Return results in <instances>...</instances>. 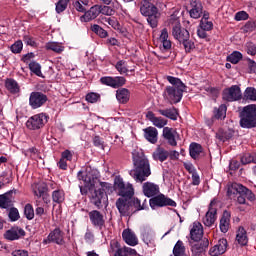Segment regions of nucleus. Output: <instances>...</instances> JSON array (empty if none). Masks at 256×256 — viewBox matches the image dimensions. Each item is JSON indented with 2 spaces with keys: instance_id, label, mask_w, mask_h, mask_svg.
Instances as JSON below:
<instances>
[{
  "instance_id": "obj_8",
  "label": "nucleus",
  "mask_w": 256,
  "mask_h": 256,
  "mask_svg": "<svg viewBox=\"0 0 256 256\" xmlns=\"http://www.w3.org/2000/svg\"><path fill=\"white\" fill-rule=\"evenodd\" d=\"M169 25L172 28V36L179 43L181 41H184V39L191 37L189 30H187L183 26H181V21H179L178 18H170Z\"/></svg>"
},
{
  "instance_id": "obj_22",
  "label": "nucleus",
  "mask_w": 256,
  "mask_h": 256,
  "mask_svg": "<svg viewBox=\"0 0 256 256\" xmlns=\"http://www.w3.org/2000/svg\"><path fill=\"white\" fill-rule=\"evenodd\" d=\"M190 17L192 19H199L203 15V3L199 0H191L190 2Z\"/></svg>"
},
{
  "instance_id": "obj_19",
  "label": "nucleus",
  "mask_w": 256,
  "mask_h": 256,
  "mask_svg": "<svg viewBox=\"0 0 256 256\" xmlns=\"http://www.w3.org/2000/svg\"><path fill=\"white\" fill-rule=\"evenodd\" d=\"M179 134L176 129L170 127H164L162 131V137L167 141L170 147H177V137Z\"/></svg>"
},
{
  "instance_id": "obj_46",
  "label": "nucleus",
  "mask_w": 256,
  "mask_h": 256,
  "mask_svg": "<svg viewBox=\"0 0 256 256\" xmlns=\"http://www.w3.org/2000/svg\"><path fill=\"white\" fill-rule=\"evenodd\" d=\"M240 161L242 165H249V163H256V153H245L241 156Z\"/></svg>"
},
{
  "instance_id": "obj_48",
  "label": "nucleus",
  "mask_w": 256,
  "mask_h": 256,
  "mask_svg": "<svg viewBox=\"0 0 256 256\" xmlns=\"http://www.w3.org/2000/svg\"><path fill=\"white\" fill-rule=\"evenodd\" d=\"M24 215L28 221H33V219H35V209H33V205L29 203L25 205Z\"/></svg>"
},
{
  "instance_id": "obj_38",
  "label": "nucleus",
  "mask_w": 256,
  "mask_h": 256,
  "mask_svg": "<svg viewBox=\"0 0 256 256\" xmlns=\"http://www.w3.org/2000/svg\"><path fill=\"white\" fill-rule=\"evenodd\" d=\"M45 49L46 51L58 53V55L65 51V47L59 44V42H48L45 45Z\"/></svg>"
},
{
  "instance_id": "obj_10",
  "label": "nucleus",
  "mask_w": 256,
  "mask_h": 256,
  "mask_svg": "<svg viewBox=\"0 0 256 256\" xmlns=\"http://www.w3.org/2000/svg\"><path fill=\"white\" fill-rule=\"evenodd\" d=\"M110 249L112 253H114L113 256H141L137 253V250L131 247L123 246L117 240L110 241Z\"/></svg>"
},
{
  "instance_id": "obj_21",
  "label": "nucleus",
  "mask_w": 256,
  "mask_h": 256,
  "mask_svg": "<svg viewBox=\"0 0 256 256\" xmlns=\"http://www.w3.org/2000/svg\"><path fill=\"white\" fill-rule=\"evenodd\" d=\"M101 15V10H99V5L92 6L88 11H85L84 15L80 17V21L83 23H89L93 19H97Z\"/></svg>"
},
{
  "instance_id": "obj_24",
  "label": "nucleus",
  "mask_w": 256,
  "mask_h": 256,
  "mask_svg": "<svg viewBox=\"0 0 256 256\" xmlns=\"http://www.w3.org/2000/svg\"><path fill=\"white\" fill-rule=\"evenodd\" d=\"M13 193H17V190H10L2 195H0V208L9 209L13 205Z\"/></svg>"
},
{
  "instance_id": "obj_12",
  "label": "nucleus",
  "mask_w": 256,
  "mask_h": 256,
  "mask_svg": "<svg viewBox=\"0 0 256 256\" xmlns=\"http://www.w3.org/2000/svg\"><path fill=\"white\" fill-rule=\"evenodd\" d=\"M43 245H51V243H55V245H65V232L61 230L60 227H56L54 230L50 231L48 236L43 239Z\"/></svg>"
},
{
  "instance_id": "obj_39",
  "label": "nucleus",
  "mask_w": 256,
  "mask_h": 256,
  "mask_svg": "<svg viewBox=\"0 0 256 256\" xmlns=\"http://www.w3.org/2000/svg\"><path fill=\"white\" fill-rule=\"evenodd\" d=\"M90 30L92 33H95V35H98V37H100L101 39H107V37L109 36L107 30L103 29L98 24L91 25Z\"/></svg>"
},
{
  "instance_id": "obj_40",
  "label": "nucleus",
  "mask_w": 256,
  "mask_h": 256,
  "mask_svg": "<svg viewBox=\"0 0 256 256\" xmlns=\"http://www.w3.org/2000/svg\"><path fill=\"white\" fill-rule=\"evenodd\" d=\"M52 201L53 203H57V205H61L65 201V191L58 189L52 192Z\"/></svg>"
},
{
  "instance_id": "obj_13",
  "label": "nucleus",
  "mask_w": 256,
  "mask_h": 256,
  "mask_svg": "<svg viewBox=\"0 0 256 256\" xmlns=\"http://www.w3.org/2000/svg\"><path fill=\"white\" fill-rule=\"evenodd\" d=\"M149 205L151 209H155V207H177V202L165 196V194H157L149 200Z\"/></svg>"
},
{
  "instance_id": "obj_9",
  "label": "nucleus",
  "mask_w": 256,
  "mask_h": 256,
  "mask_svg": "<svg viewBox=\"0 0 256 256\" xmlns=\"http://www.w3.org/2000/svg\"><path fill=\"white\" fill-rule=\"evenodd\" d=\"M48 121L49 115L45 113H39L28 118L26 121V127L30 131H39L40 129H43L45 125H47Z\"/></svg>"
},
{
  "instance_id": "obj_51",
  "label": "nucleus",
  "mask_w": 256,
  "mask_h": 256,
  "mask_svg": "<svg viewBox=\"0 0 256 256\" xmlns=\"http://www.w3.org/2000/svg\"><path fill=\"white\" fill-rule=\"evenodd\" d=\"M47 184L46 183H41L38 185L37 189L34 190V194L36 197H43V195L47 194Z\"/></svg>"
},
{
  "instance_id": "obj_20",
  "label": "nucleus",
  "mask_w": 256,
  "mask_h": 256,
  "mask_svg": "<svg viewBox=\"0 0 256 256\" xmlns=\"http://www.w3.org/2000/svg\"><path fill=\"white\" fill-rule=\"evenodd\" d=\"M159 191V185L153 182H145L142 185V193L145 195V197L153 199V197L159 195Z\"/></svg>"
},
{
  "instance_id": "obj_42",
  "label": "nucleus",
  "mask_w": 256,
  "mask_h": 256,
  "mask_svg": "<svg viewBox=\"0 0 256 256\" xmlns=\"http://www.w3.org/2000/svg\"><path fill=\"white\" fill-rule=\"evenodd\" d=\"M241 59H243V54L239 51H234L227 56L226 61L232 63L233 65H237Z\"/></svg>"
},
{
  "instance_id": "obj_33",
  "label": "nucleus",
  "mask_w": 256,
  "mask_h": 256,
  "mask_svg": "<svg viewBox=\"0 0 256 256\" xmlns=\"http://www.w3.org/2000/svg\"><path fill=\"white\" fill-rule=\"evenodd\" d=\"M236 241H238V244L242 247H245L247 243H249V237H247V230L243 226H240L238 228L237 234H236Z\"/></svg>"
},
{
  "instance_id": "obj_43",
  "label": "nucleus",
  "mask_w": 256,
  "mask_h": 256,
  "mask_svg": "<svg viewBox=\"0 0 256 256\" xmlns=\"http://www.w3.org/2000/svg\"><path fill=\"white\" fill-rule=\"evenodd\" d=\"M180 45H183L185 53H191L193 49H195V42L191 40V37L184 38L181 42Z\"/></svg>"
},
{
  "instance_id": "obj_27",
  "label": "nucleus",
  "mask_w": 256,
  "mask_h": 256,
  "mask_svg": "<svg viewBox=\"0 0 256 256\" xmlns=\"http://www.w3.org/2000/svg\"><path fill=\"white\" fill-rule=\"evenodd\" d=\"M143 131H144V138L146 139V141H148L149 143H152V145H155V143H157V139L159 136V131L157 130V128L153 126H149L143 129Z\"/></svg>"
},
{
  "instance_id": "obj_45",
  "label": "nucleus",
  "mask_w": 256,
  "mask_h": 256,
  "mask_svg": "<svg viewBox=\"0 0 256 256\" xmlns=\"http://www.w3.org/2000/svg\"><path fill=\"white\" fill-rule=\"evenodd\" d=\"M245 101H256V89L255 87H247L244 91Z\"/></svg>"
},
{
  "instance_id": "obj_3",
  "label": "nucleus",
  "mask_w": 256,
  "mask_h": 256,
  "mask_svg": "<svg viewBox=\"0 0 256 256\" xmlns=\"http://www.w3.org/2000/svg\"><path fill=\"white\" fill-rule=\"evenodd\" d=\"M134 169L130 170V177L134 178L136 183L147 181V177L151 175V165L145 156L136 155L133 157Z\"/></svg>"
},
{
  "instance_id": "obj_6",
  "label": "nucleus",
  "mask_w": 256,
  "mask_h": 256,
  "mask_svg": "<svg viewBox=\"0 0 256 256\" xmlns=\"http://www.w3.org/2000/svg\"><path fill=\"white\" fill-rule=\"evenodd\" d=\"M240 127H242V129H255L256 104H249L243 107L240 112Z\"/></svg>"
},
{
  "instance_id": "obj_25",
  "label": "nucleus",
  "mask_w": 256,
  "mask_h": 256,
  "mask_svg": "<svg viewBox=\"0 0 256 256\" xmlns=\"http://www.w3.org/2000/svg\"><path fill=\"white\" fill-rule=\"evenodd\" d=\"M190 238L196 243L203 239V225L199 222H194L193 227L190 230Z\"/></svg>"
},
{
  "instance_id": "obj_53",
  "label": "nucleus",
  "mask_w": 256,
  "mask_h": 256,
  "mask_svg": "<svg viewBox=\"0 0 256 256\" xmlns=\"http://www.w3.org/2000/svg\"><path fill=\"white\" fill-rule=\"evenodd\" d=\"M100 83L106 85L107 87H112L114 89V78L113 76H104L100 78Z\"/></svg>"
},
{
  "instance_id": "obj_59",
  "label": "nucleus",
  "mask_w": 256,
  "mask_h": 256,
  "mask_svg": "<svg viewBox=\"0 0 256 256\" xmlns=\"http://www.w3.org/2000/svg\"><path fill=\"white\" fill-rule=\"evenodd\" d=\"M216 246L218 247V251H220V253L223 255V253L227 251V247H228L227 239L225 238L220 239L218 241V244H216Z\"/></svg>"
},
{
  "instance_id": "obj_5",
  "label": "nucleus",
  "mask_w": 256,
  "mask_h": 256,
  "mask_svg": "<svg viewBox=\"0 0 256 256\" xmlns=\"http://www.w3.org/2000/svg\"><path fill=\"white\" fill-rule=\"evenodd\" d=\"M140 13L143 17H147V23L152 29H157L161 13L155 4L148 0H143L140 6Z\"/></svg>"
},
{
  "instance_id": "obj_23",
  "label": "nucleus",
  "mask_w": 256,
  "mask_h": 256,
  "mask_svg": "<svg viewBox=\"0 0 256 256\" xmlns=\"http://www.w3.org/2000/svg\"><path fill=\"white\" fill-rule=\"evenodd\" d=\"M207 249H209V239L204 238L200 243L193 245L191 251L194 256H201L207 251Z\"/></svg>"
},
{
  "instance_id": "obj_36",
  "label": "nucleus",
  "mask_w": 256,
  "mask_h": 256,
  "mask_svg": "<svg viewBox=\"0 0 256 256\" xmlns=\"http://www.w3.org/2000/svg\"><path fill=\"white\" fill-rule=\"evenodd\" d=\"M189 153H190V157H192V159H199V155H201V153H203V146H201V144L193 142L190 144L189 147Z\"/></svg>"
},
{
  "instance_id": "obj_30",
  "label": "nucleus",
  "mask_w": 256,
  "mask_h": 256,
  "mask_svg": "<svg viewBox=\"0 0 256 256\" xmlns=\"http://www.w3.org/2000/svg\"><path fill=\"white\" fill-rule=\"evenodd\" d=\"M230 223H231V214L227 210H225L223 212V215L220 219V224H219L221 233H227V231H229Z\"/></svg>"
},
{
  "instance_id": "obj_18",
  "label": "nucleus",
  "mask_w": 256,
  "mask_h": 256,
  "mask_svg": "<svg viewBox=\"0 0 256 256\" xmlns=\"http://www.w3.org/2000/svg\"><path fill=\"white\" fill-rule=\"evenodd\" d=\"M25 235L26 233L23 228L14 226L4 233V239H6V241H19V239H21V237H25Z\"/></svg>"
},
{
  "instance_id": "obj_49",
  "label": "nucleus",
  "mask_w": 256,
  "mask_h": 256,
  "mask_svg": "<svg viewBox=\"0 0 256 256\" xmlns=\"http://www.w3.org/2000/svg\"><path fill=\"white\" fill-rule=\"evenodd\" d=\"M116 70L120 73V75H125L129 73V69L127 68V62L125 60H120L115 65Z\"/></svg>"
},
{
  "instance_id": "obj_26",
  "label": "nucleus",
  "mask_w": 256,
  "mask_h": 256,
  "mask_svg": "<svg viewBox=\"0 0 256 256\" xmlns=\"http://www.w3.org/2000/svg\"><path fill=\"white\" fill-rule=\"evenodd\" d=\"M146 119H148V121H151L154 127H158V129H165V125H167V120L163 117H156L153 111H148L146 113Z\"/></svg>"
},
{
  "instance_id": "obj_28",
  "label": "nucleus",
  "mask_w": 256,
  "mask_h": 256,
  "mask_svg": "<svg viewBox=\"0 0 256 256\" xmlns=\"http://www.w3.org/2000/svg\"><path fill=\"white\" fill-rule=\"evenodd\" d=\"M122 238L123 241H125V243L130 247H135L136 245H139V239H137V236L131 230H124L122 232Z\"/></svg>"
},
{
  "instance_id": "obj_4",
  "label": "nucleus",
  "mask_w": 256,
  "mask_h": 256,
  "mask_svg": "<svg viewBox=\"0 0 256 256\" xmlns=\"http://www.w3.org/2000/svg\"><path fill=\"white\" fill-rule=\"evenodd\" d=\"M227 195L230 198L233 197V195H236L237 203H239V205H247V200L253 202L256 199L253 191L236 182L228 187Z\"/></svg>"
},
{
  "instance_id": "obj_44",
  "label": "nucleus",
  "mask_w": 256,
  "mask_h": 256,
  "mask_svg": "<svg viewBox=\"0 0 256 256\" xmlns=\"http://www.w3.org/2000/svg\"><path fill=\"white\" fill-rule=\"evenodd\" d=\"M99 20L103 25L108 24L110 27H113V29H116L119 25L117 20L115 18H111L110 16H100Z\"/></svg>"
},
{
  "instance_id": "obj_64",
  "label": "nucleus",
  "mask_w": 256,
  "mask_h": 256,
  "mask_svg": "<svg viewBox=\"0 0 256 256\" xmlns=\"http://www.w3.org/2000/svg\"><path fill=\"white\" fill-rule=\"evenodd\" d=\"M246 61L248 63L249 73H256V62H255V60H253L251 58H246Z\"/></svg>"
},
{
  "instance_id": "obj_47",
  "label": "nucleus",
  "mask_w": 256,
  "mask_h": 256,
  "mask_svg": "<svg viewBox=\"0 0 256 256\" xmlns=\"http://www.w3.org/2000/svg\"><path fill=\"white\" fill-rule=\"evenodd\" d=\"M29 69L37 77H43V72H41V64L38 62L32 61L29 63Z\"/></svg>"
},
{
  "instance_id": "obj_52",
  "label": "nucleus",
  "mask_w": 256,
  "mask_h": 256,
  "mask_svg": "<svg viewBox=\"0 0 256 256\" xmlns=\"http://www.w3.org/2000/svg\"><path fill=\"white\" fill-rule=\"evenodd\" d=\"M101 100V95L99 93L90 92L86 95V101L88 103H97Z\"/></svg>"
},
{
  "instance_id": "obj_34",
  "label": "nucleus",
  "mask_w": 256,
  "mask_h": 256,
  "mask_svg": "<svg viewBox=\"0 0 256 256\" xmlns=\"http://www.w3.org/2000/svg\"><path fill=\"white\" fill-rule=\"evenodd\" d=\"M153 158L155 161H160V163H163L169 159V151L165 150L163 147H158L153 153Z\"/></svg>"
},
{
  "instance_id": "obj_61",
  "label": "nucleus",
  "mask_w": 256,
  "mask_h": 256,
  "mask_svg": "<svg viewBox=\"0 0 256 256\" xmlns=\"http://www.w3.org/2000/svg\"><path fill=\"white\" fill-rule=\"evenodd\" d=\"M246 52L248 55H251L252 57H255L256 55V45L253 42H247L246 43Z\"/></svg>"
},
{
  "instance_id": "obj_56",
  "label": "nucleus",
  "mask_w": 256,
  "mask_h": 256,
  "mask_svg": "<svg viewBox=\"0 0 256 256\" xmlns=\"http://www.w3.org/2000/svg\"><path fill=\"white\" fill-rule=\"evenodd\" d=\"M10 49L12 53H15V54L21 53V51H23V41L21 40L16 41L14 44L11 45Z\"/></svg>"
},
{
  "instance_id": "obj_35",
  "label": "nucleus",
  "mask_w": 256,
  "mask_h": 256,
  "mask_svg": "<svg viewBox=\"0 0 256 256\" xmlns=\"http://www.w3.org/2000/svg\"><path fill=\"white\" fill-rule=\"evenodd\" d=\"M158 113L163 117H167V119H171L172 121H177V116L179 115L175 107L167 108V109H159Z\"/></svg>"
},
{
  "instance_id": "obj_32",
  "label": "nucleus",
  "mask_w": 256,
  "mask_h": 256,
  "mask_svg": "<svg viewBox=\"0 0 256 256\" xmlns=\"http://www.w3.org/2000/svg\"><path fill=\"white\" fill-rule=\"evenodd\" d=\"M5 87H6L7 91H9V93H11L12 95H17V93H19V91H21V87L19 86V83L16 82V80L12 79V78L6 79Z\"/></svg>"
},
{
  "instance_id": "obj_31",
  "label": "nucleus",
  "mask_w": 256,
  "mask_h": 256,
  "mask_svg": "<svg viewBox=\"0 0 256 256\" xmlns=\"http://www.w3.org/2000/svg\"><path fill=\"white\" fill-rule=\"evenodd\" d=\"M225 117H227V106L225 104L220 105L218 108H214L212 119L223 121Z\"/></svg>"
},
{
  "instance_id": "obj_29",
  "label": "nucleus",
  "mask_w": 256,
  "mask_h": 256,
  "mask_svg": "<svg viewBox=\"0 0 256 256\" xmlns=\"http://www.w3.org/2000/svg\"><path fill=\"white\" fill-rule=\"evenodd\" d=\"M116 99L118 103L126 105V103H129V99H131V92L127 88H119L116 90Z\"/></svg>"
},
{
  "instance_id": "obj_57",
  "label": "nucleus",
  "mask_w": 256,
  "mask_h": 256,
  "mask_svg": "<svg viewBox=\"0 0 256 256\" xmlns=\"http://www.w3.org/2000/svg\"><path fill=\"white\" fill-rule=\"evenodd\" d=\"M114 78V89H119V87H123L125 83H127V79L123 76H115Z\"/></svg>"
},
{
  "instance_id": "obj_63",
  "label": "nucleus",
  "mask_w": 256,
  "mask_h": 256,
  "mask_svg": "<svg viewBox=\"0 0 256 256\" xmlns=\"http://www.w3.org/2000/svg\"><path fill=\"white\" fill-rule=\"evenodd\" d=\"M235 21H247L249 14L246 11H239L235 14Z\"/></svg>"
},
{
  "instance_id": "obj_7",
  "label": "nucleus",
  "mask_w": 256,
  "mask_h": 256,
  "mask_svg": "<svg viewBox=\"0 0 256 256\" xmlns=\"http://www.w3.org/2000/svg\"><path fill=\"white\" fill-rule=\"evenodd\" d=\"M114 191L117 192V194L120 196V199H131V197L135 195L133 184H125L121 176H116L114 179Z\"/></svg>"
},
{
  "instance_id": "obj_2",
  "label": "nucleus",
  "mask_w": 256,
  "mask_h": 256,
  "mask_svg": "<svg viewBox=\"0 0 256 256\" xmlns=\"http://www.w3.org/2000/svg\"><path fill=\"white\" fill-rule=\"evenodd\" d=\"M167 81L171 83L172 86H166L163 94L164 98L169 101L171 105L181 103L183 93H185L187 86L181 79L174 76H167Z\"/></svg>"
},
{
  "instance_id": "obj_16",
  "label": "nucleus",
  "mask_w": 256,
  "mask_h": 256,
  "mask_svg": "<svg viewBox=\"0 0 256 256\" xmlns=\"http://www.w3.org/2000/svg\"><path fill=\"white\" fill-rule=\"evenodd\" d=\"M215 205H217L215 200H212L209 204L208 211L203 219V223L206 227H213L215 221H217V209Z\"/></svg>"
},
{
  "instance_id": "obj_55",
  "label": "nucleus",
  "mask_w": 256,
  "mask_h": 256,
  "mask_svg": "<svg viewBox=\"0 0 256 256\" xmlns=\"http://www.w3.org/2000/svg\"><path fill=\"white\" fill-rule=\"evenodd\" d=\"M68 4H69V0H59L56 3V13H63V11L67 9Z\"/></svg>"
},
{
  "instance_id": "obj_37",
  "label": "nucleus",
  "mask_w": 256,
  "mask_h": 256,
  "mask_svg": "<svg viewBox=\"0 0 256 256\" xmlns=\"http://www.w3.org/2000/svg\"><path fill=\"white\" fill-rule=\"evenodd\" d=\"M233 135H235V132L233 130H219L218 133H216V138H218L219 141L225 143V141H229V139H232Z\"/></svg>"
},
{
  "instance_id": "obj_58",
  "label": "nucleus",
  "mask_w": 256,
  "mask_h": 256,
  "mask_svg": "<svg viewBox=\"0 0 256 256\" xmlns=\"http://www.w3.org/2000/svg\"><path fill=\"white\" fill-rule=\"evenodd\" d=\"M99 11L102 15H106L107 17H111V15H113V13H115V10H113V8L109 7V6H101L98 5Z\"/></svg>"
},
{
  "instance_id": "obj_60",
  "label": "nucleus",
  "mask_w": 256,
  "mask_h": 256,
  "mask_svg": "<svg viewBox=\"0 0 256 256\" xmlns=\"http://www.w3.org/2000/svg\"><path fill=\"white\" fill-rule=\"evenodd\" d=\"M199 27L202 28L204 31H213V22L209 20H200Z\"/></svg>"
},
{
  "instance_id": "obj_41",
  "label": "nucleus",
  "mask_w": 256,
  "mask_h": 256,
  "mask_svg": "<svg viewBox=\"0 0 256 256\" xmlns=\"http://www.w3.org/2000/svg\"><path fill=\"white\" fill-rule=\"evenodd\" d=\"M130 203L132 207H134V213H137L138 211H143L145 209H149V206L145 204H141V200L139 198L130 197Z\"/></svg>"
},
{
  "instance_id": "obj_62",
  "label": "nucleus",
  "mask_w": 256,
  "mask_h": 256,
  "mask_svg": "<svg viewBox=\"0 0 256 256\" xmlns=\"http://www.w3.org/2000/svg\"><path fill=\"white\" fill-rule=\"evenodd\" d=\"M8 217L11 221H19V210L15 207L11 208Z\"/></svg>"
},
{
  "instance_id": "obj_50",
  "label": "nucleus",
  "mask_w": 256,
  "mask_h": 256,
  "mask_svg": "<svg viewBox=\"0 0 256 256\" xmlns=\"http://www.w3.org/2000/svg\"><path fill=\"white\" fill-rule=\"evenodd\" d=\"M73 5L76 11H78L79 13H85V11H87V8L83 6V5H87V0H76L73 3Z\"/></svg>"
},
{
  "instance_id": "obj_1",
  "label": "nucleus",
  "mask_w": 256,
  "mask_h": 256,
  "mask_svg": "<svg viewBox=\"0 0 256 256\" xmlns=\"http://www.w3.org/2000/svg\"><path fill=\"white\" fill-rule=\"evenodd\" d=\"M78 180L83 181L84 185H80L81 195H88L90 193L91 203L102 209L103 203L107 201V193H113V185L108 182L99 181V171L90 166L80 170L77 174Z\"/></svg>"
},
{
  "instance_id": "obj_54",
  "label": "nucleus",
  "mask_w": 256,
  "mask_h": 256,
  "mask_svg": "<svg viewBox=\"0 0 256 256\" xmlns=\"http://www.w3.org/2000/svg\"><path fill=\"white\" fill-rule=\"evenodd\" d=\"M256 29V20H249L244 25V33H253Z\"/></svg>"
},
{
  "instance_id": "obj_15",
  "label": "nucleus",
  "mask_w": 256,
  "mask_h": 256,
  "mask_svg": "<svg viewBox=\"0 0 256 256\" xmlns=\"http://www.w3.org/2000/svg\"><path fill=\"white\" fill-rule=\"evenodd\" d=\"M49 101V98L43 93L34 91L30 93L29 96V106L31 109H39Z\"/></svg>"
},
{
  "instance_id": "obj_17",
  "label": "nucleus",
  "mask_w": 256,
  "mask_h": 256,
  "mask_svg": "<svg viewBox=\"0 0 256 256\" xmlns=\"http://www.w3.org/2000/svg\"><path fill=\"white\" fill-rule=\"evenodd\" d=\"M91 224L100 231L105 227V216L98 210H92L88 213Z\"/></svg>"
},
{
  "instance_id": "obj_14",
  "label": "nucleus",
  "mask_w": 256,
  "mask_h": 256,
  "mask_svg": "<svg viewBox=\"0 0 256 256\" xmlns=\"http://www.w3.org/2000/svg\"><path fill=\"white\" fill-rule=\"evenodd\" d=\"M116 207L122 217H131L135 214V208L131 204V198H118Z\"/></svg>"
},
{
  "instance_id": "obj_11",
  "label": "nucleus",
  "mask_w": 256,
  "mask_h": 256,
  "mask_svg": "<svg viewBox=\"0 0 256 256\" xmlns=\"http://www.w3.org/2000/svg\"><path fill=\"white\" fill-rule=\"evenodd\" d=\"M222 99L223 101H227V103L241 101L243 99L241 87H239V85H232L231 87L225 88L222 91Z\"/></svg>"
}]
</instances>
